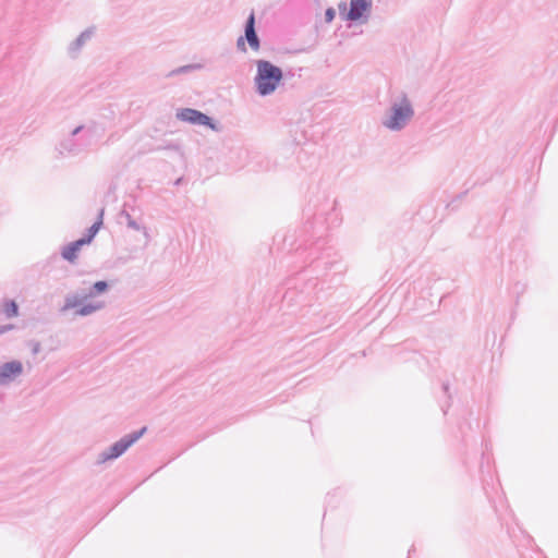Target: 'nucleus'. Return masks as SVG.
<instances>
[{"mask_svg": "<svg viewBox=\"0 0 558 558\" xmlns=\"http://www.w3.org/2000/svg\"><path fill=\"white\" fill-rule=\"evenodd\" d=\"M282 78V72L269 61H258L256 85L260 95L272 93Z\"/></svg>", "mask_w": 558, "mask_h": 558, "instance_id": "f257e3e1", "label": "nucleus"}, {"mask_svg": "<svg viewBox=\"0 0 558 558\" xmlns=\"http://www.w3.org/2000/svg\"><path fill=\"white\" fill-rule=\"evenodd\" d=\"M102 216H104V210L100 211L98 220L89 228L88 234L86 238H83L75 242H72L62 250L61 255L64 259H66L70 263H74L76 260L77 255H78L80 251L82 250V247L84 245L89 244L93 241V239L95 238V235L98 233V231L100 230V228L102 226Z\"/></svg>", "mask_w": 558, "mask_h": 558, "instance_id": "f03ea898", "label": "nucleus"}, {"mask_svg": "<svg viewBox=\"0 0 558 558\" xmlns=\"http://www.w3.org/2000/svg\"><path fill=\"white\" fill-rule=\"evenodd\" d=\"M412 114L411 106L404 101L400 106L393 107L392 116L385 124L391 130H398L404 125Z\"/></svg>", "mask_w": 558, "mask_h": 558, "instance_id": "7ed1b4c3", "label": "nucleus"}, {"mask_svg": "<svg viewBox=\"0 0 558 558\" xmlns=\"http://www.w3.org/2000/svg\"><path fill=\"white\" fill-rule=\"evenodd\" d=\"M146 432V427H143L140 432L128 435L124 438L117 441L109 449V453L106 456V460L114 459L121 456L128 448H130L135 441H137Z\"/></svg>", "mask_w": 558, "mask_h": 558, "instance_id": "20e7f679", "label": "nucleus"}, {"mask_svg": "<svg viewBox=\"0 0 558 558\" xmlns=\"http://www.w3.org/2000/svg\"><path fill=\"white\" fill-rule=\"evenodd\" d=\"M178 117L183 120V121H187V122H191V123H194V124H203V125H208L210 126L211 129H214L215 126L211 124L210 122V118L207 117L206 114L197 111V110H194V109H183L181 110L179 113H178Z\"/></svg>", "mask_w": 558, "mask_h": 558, "instance_id": "39448f33", "label": "nucleus"}, {"mask_svg": "<svg viewBox=\"0 0 558 558\" xmlns=\"http://www.w3.org/2000/svg\"><path fill=\"white\" fill-rule=\"evenodd\" d=\"M23 372V365L19 361H11L4 363L0 367V383H5L16 376L21 375Z\"/></svg>", "mask_w": 558, "mask_h": 558, "instance_id": "423d86ee", "label": "nucleus"}, {"mask_svg": "<svg viewBox=\"0 0 558 558\" xmlns=\"http://www.w3.org/2000/svg\"><path fill=\"white\" fill-rule=\"evenodd\" d=\"M371 8V0H351L350 10L347 14V19L356 21L363 16Z\"/></svg>", "mask_w": 558, "mask_h": 558, "instance_id": "0eeeda50", "label": "nucleus"}, {"mask_svg": "<svg viewBox=\"0 0 558 558\" xmlns=\"http://www.w3.org/2000/svg\"><path fill=\"white\" fill-rule=\"evenodd\" d=\"M254 23H255L254 13H251V15L248 16L247 23H246V27H245V37H246V40L248 41L251 48L253 50H258L259 40L255 33Z\"/></svg>", "mask_w": 558, "mask_h": 558, "instance_id": "6e6552de", "label": "nucleus"}, {"mask_svg": "<svg viewBox=\"0 0 558 558\" xmlns=\"http://www.w3.org/2000/svg\"><path fill=\"white\" fill-rule=\"evenodd\" d=\"M3 313L7 317H15L19 313L17 304L14 301H9L3 304Z\"/></svg>", "mask_w": 558, "mask_h": 558, "instance_id": "1a4fd4ad", "label": "nucleus"}, {"mask_svg": "<svg viewBox=\"0 0 558 558\" xmlns=\"http://www.w3.org/2000/svg\"><path fill=\"white\" fill-rule=\"evenodd\" d=\"M97 308H99V306L87 305V306H83L82 308H80L77 311V313L80 315H88V314L93 313L94 311H96Z\"/></svg>", "mask_w": 558, "mask_h": 558, "instance_id": "9d476101", "label": "nucleus"}, {"mask_svg": "<svg viewBox=\"0 0 558 558\" xmlns=\"http://www.w3.org/2000/svg\"><path fill=\"white\" fill-rule=\"evenodd\" d=\"M107 287L108 284L105 281H97L94 284V290L96 291V293H102L107 290Z\"/></svg>", "mask_w": 558, "mask_h": 558, "instance_id": "9b49d317", "label": "nucleus"}, {"mask_svg": "<svg viewBox=\"0 0 558 558\" xmlns=\"http://www.w3.org/2000/svg\"><path fill=\"white\" fill-rule=\"evenodd\" d=\"M335 17V11L332 9H328L326 11V19L328 22H331Z\"/></svg>", "mask_w": 558, "mask_h": 558, "instance_id": "f8f14e48", "label": "nucleus"}, {"mask_svg": "<svg viewBox=\"0 0 558 558\" xmlns=\"http://www.w3.org/2000/svg\"><path fill=\"white\" fill-rule=\"evenodd\" d=\"M238 46L243 50L245 51L246 48H245V43H244V39L243 38H240L239 41H238Z\"/></svg>", "mask_w": 558, "mask_h": 558, "instance_id": "ddd939ff", "label": "nucleus"}, {"mask_svg": "<svg viewBox=\"0 0 558 558\" xmlns=\"http://www.w3.org/2000/svg\"><path fill=\"white\" fill-rule=\"evenodd\" d=\"M39 351V344H35L33 348V352L37 353Z\"/></svg>", "mask_w": 558, "mask_h": 558, "instance_id": "4468645a", "label": "nucleus"}, {"mask_svg": "<svg viewBox=\"0 0 558 558\" xmlns=\"http://www.w3.org/2000/svg\"><path fill=\"white\" fill-rule=\"evenodd\" d=\"M10 328H11V326H10V327H3V328H1V329H0V333H1V332H4L5 330H8V329H10Z\"/></svg>", "mask_w": 558, "mask_h": 558, "instance_id": "2eb2a0df", "label": "nucleus"}]
</instances>
